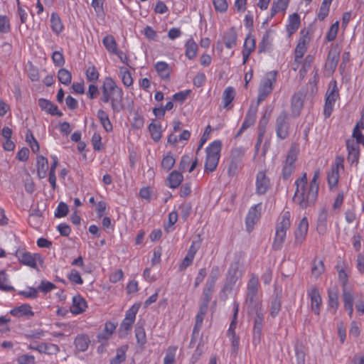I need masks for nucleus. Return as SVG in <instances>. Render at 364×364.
Returning a JSON list of instances; mask_svg holds the SVG:
<instances>
[{
  "mask_svg": "<svg viewBox=\"0 0 364 364\" xmlns=\"http://www.w3.org/2000/svg\"><path fill=\"white\" fill-rule=\"evenodd\" d=\"M100 89V101L109 104L114 113L124 109V91L112 77H105Z\"/></svg>",
  "mask_w": 364,
  "mask_h": 364,
  "instance_id": "nucleus-1",
  "label": "nucleus"
},
{
  "mask_svg": "<svg viewBox=\"0 0 364 364\" xmlns=\"http://www.w3.org/2000/svg\"><path fill=\"white\" fill-rule=\"evenodd\" d=\"M294 185L296 186L293 197L294 203L302 209L314 205L317 200L318 193L307 187L306 173H303L302 176L295 181Z\"/></svg>",
  "mask_w": 364,
  "mask_h": 364,
  "instance_id": "nucleus-2",
  "label": "nucleus"
},
{
  "mask_svg": "<svg viewBox=\"0 0 364 364\" xmlns=\"http://www.w3.org/2000/svg\"><path fill=\"white\" fill-rule=\"evenodd\" d=\"M347 264L344 261L338 262L336 266L338 272V279L342 283L343 287L342 293L343 306L345 310L348 312V316L352 318L353 314L354 296L351 289H346L345 288V287L348 283V274L347 272Z\"/></svg>",
  "mask_w": 364,
  "mask_h": 364,
  "instance_id": "nucleus-3",
  "label": "nucleus"
},
{
  "mask_svg": "<svg viewBox=\"0 0 364 364\" xmlns=\"http://www.w3.org/2000/svg\"><path fill=\"white\" fill-rule=\"evenodd\" d=\"M291 226V213L289 210H283L279 216L275 228V235L272 242L274 250H280L287 237V232Z\"/></svg>",
  "mask_w": 364,
  "mask_h": 364,
  "instance_id": "nucleus-4",
  "label": "nucleus"
},
{
  "mask_svg": "<svg viewBox=\"0 0 364 364\" xmlns=\"http://www.w3.org/2000/svg\"><path fill=\"white\" fill-rule=\"evenodd\" d=\"M222 146L223 143L220 139L213 140L206 146L204 161L205 173H213L216 170L221 156Z\"/></svg>",
  "mask_w": 364,
  "mask_h": 364,
  "instance_id": "nucleus-5",
  "label": "nucleus"
},
{
  "mask_svg": "<svg viewBox=\"0 0 364 364\" xmlns=\"http://www.w3.org/2000/svg\"><path fill=\"white\" fill-rule=\"evenodd\" d=\"M346 149L348 151V161L351 164L357 165L360 157L359 144L364 146V134H362L361 129H353L352 139H348L346 141Z\"/></svg>",
  "mask_w": 364,
  "mask_h": 364,
  "instance_id": "nucleus-6",
  "label": "nucleus"
},
{
  "mask_svg": "<svg viewBox=\"0 0 364 364\" xmlns=\"http://www.w3.org/2000/svg\"><path fill=\"white\" fill-rule=\"evenodd\" d=\"M277 72H267L261 79L259 87L257 104L259 105L272 93L277 82Z\"/></svg>",
  "mask_w": 364,
  "mask_h": 364,
  "instance_id": "nucleus-7",
  "label": "nucleus"
},
{
  "mask_svg": "<svg viewBox=\"0 0 364 364\" xmlns=\"http://www.w3.org/2000/svg\"><path fill=\"white\" fill-rule=\"evenodd\" d=\"M299 154V144L297 143H292L287 152L282 170V176L284 179L289 178L295 171Z\"/></svg>",
  "mask_w": 364,
  "mask_h": 364,
  "instance_id": "nucleus-8",
  "label": "nucleus"
},
{
  "mask_svg": "<svg viewBox=\"0 0 364 364\" xmlns=\"http://www.w3.org/2000/svg\"><path fill=\"white\" fill-rule=\"evenodd\" d=\"M339 99V90L337 87V82L332 80L326 92L325 102L323 106V115L325 119L329 118L333 112L336 102Z\"/></svg>",
  "mask_w": 364,
  "mask_h": 364,
  "instance_id": "nucleus-9",
  "label": "nucleus"
},
{
  "mask_svg": "<svg viewBox=\"0 0 364 364\" xmlns=\"http://www.w3.org/2000/svg\"><path fill=\"white\" fill-rule=\"evenodd\" d=\"M140 306V303H135L126 311L119 327V333L122 336H127L131 331Z\"/></svg>",
  "mask_w": 364,
  "mask_h": 364,
  "instance_id": "nucleus-10",
  "label": "nucleus"
},
{
  "mask_svg": "<svg viewBox=\"0 0 364 364\" xmlns=\"http://www.w3.org/2000/svg\"><path fill=\"white\" fill-rule=\"evenodd\" d=\"M262 209V203L253 205L248 210L245 217V228L250 233L255 228V225L259 221Z\"/></svg>",
  "mask_w": 364,
  "mask_h": 364,
  "instance_id": "nucleus-11",
  "label": "nucleus"
},
{
  "mask_svg": "<svg viewBox=\"0 0 364 364\" xmlns=\"http://www.w3.org/2000/svg\"><path fill=\"white\" fill-rule=\"evenodd\" d=\"M307 298L310 300V308L311 311L316 316H319L322 308V298L318 288L316 286H311L307 289Z\"/></svg>",
  "mask_w": 364,
  "mask_h": 364,
  "instance_id": "nucleus-12",
  "label": "nucleus"
},
{
  "mask_svg": "<svg viewBox=\"0 0 364 364\" xmlns=\"http://www.w3.org/2000/svg\"><path fill=\"white\" fill-rule=\"evenodd\" d=\"M343 168L344 159L342 156H336L334 164L327 175L328 184L331 189L337 186L339 180V171Z\"/></svg>",
  "mask_w": 364,
  "mask_h": 364,
  "instance_id": "nucleus-13",
  "label": "nucleus"
},
{
  "mask_svg": "<svg viewBox=\"0 0 364 364\" xmlns=\"http://www.w3.org/2000/svg\"><path fill=\"white\" fill-rule=\"evenodd\" d=\"M270 179L265 171H260L257 173L255 179V192L257 195H264L269 189Z\"/></svg>",
  "mask_w": 364,
  "mask_h": 364,
  "instance_id": "nucleus-14",
  "label": "nucleus"
},
{
  "mask_svg": "<svg viewBox=\"0 0 364 364\" xmlns=\"http://www.w3.org/2000/svg\"><path fill=\"white\" fill-rule=\"evenodd\" d=\"M244 156V151L242 148H236L232 151L231 153V161L230 162L228 174L232 177L235 176L239 170V163Z\"/></svg>",
  "mask_w": 364,
  "mask_h": 364,
  "instance_id": "nucleus-15",
  "label": "nucleus"
},
{
  "mask_svg": "<svg viewBox=\"0 0 364 364\" xmlns=\"http://www.w3.org/2000/svg\"><path fill=\"white\" fill-rule=\"evenodd\" d=\"M341 50L338 46H335L328 51L327 59L325 63V70L329 74H332L338 63Z\"/></svg>",
  "mask_w": 364,
  "mask_h": 364,
  "instance_id": "nucleus-16",
  "label": "nucleus"
},
{
  "mask_svg": "<svg viewBox=\"0 0 364 364\" xmlns=\"http://www.w3.org/2000/svg\"><path fill=\"white\" fill-rule=\"evenodd\" d=\"M276 133L277 137L281 139H286L289 135V124L285 112H282L276 119Z\"/></svg>",
  "mask_w": 364,
  "mask_h": 364,
  "instance_id": "nucleus-17",
  "label": "nucleus"
},
{
  "mask_svg": "<svg viewBox=\"0 0 364 364\" xmlns=\"http://www.w3.org/2000/svg\"><path fill=\"white\" fill-rule=\"evenodd\" d=\"M331 223L328 221V211L326 208H321L318 211L316 220V230L319 235L326 233L328 229L331 227Z\"/></svg>",
  "mask_w": 364,
  "mask_h": 364,
  "instance_id": "nucleus-18",
  "label": "nucleus"
},
{
  "mask_svg": "<svg viewBox=\"0 0 364 364\" xmlns=\"http://www.w3.org/2000/svg\"><path fill=\"white\" fill-rule=\"evenodd\" d=\"M309 230V220L308 218L304 216L299 222L297 227L294 231L295 243L301 245L302 244L307 236Z\"/></svg>",
  "mask_w": 364,
  "mask_h": 364,
  "instance_id": "nucleus-19",
  "label": "nucleus"
},
{
  "mask_svg": "<svg viewBox=\"0 0 364 364\" xmlns=\"http://www.w3.org/2000/svg\"><path fill=\"white\" fill-rule=\"evenodd\" d=\"M305 95L302 92L294 93L291 100V114L293 117H298L304 107Z\"/></svg>",
  "mask_w": 364,
  "mask_h": 364,
  "instance_id": "nucleus-20",
  "label": "nucleus"
},
{
  "mask_svg": "<svg viewBox=\"0 0 364 364\" xmlns=\"http://www.w3.org/2000/svg\"><path fill=\"white\" fill-rule=\"evenodd\" d=\"M18 260L22 264L33 269H37V263L43 262L40 254H32L28 252H22L18 257Z\"/></svg>",
  "mask_w": 364,
  "mask_h": 364,
  "instance_id": "nucleus-21",
  "label": "nucleus"
},
{
  "mask_svg": "<svg viewBox=\"0 0 364 364\" xmlns=\"http://www.w3.org/2000/svg\"><path fill=\"white\" fill-rule=\"evenodd\" d=\"M154 67L161 80L166 82L170 80L172 68L168 63L165 61H157L155 63Z\"/></svg>",
  "mask_w": 364,
  "mask_h": 364,
  "instance_id": "nucleus-22",
  "label": "nucleus"
},
{
  "mask_svg": "<svg viewBox=\"0 0 364 364\" xmlns=\"http://www.w3.org/2000/svg\"><path fill=\"white\" fill-rule=\"evenodd\" d=\"M301 25L300 16L297 13H294L288 16L285 29L287 33L289 38L291 37L297 30L299 28Z\"/></svg>",
  "mask_w": 364,
  "mask_h": 364,
  "instance_id": "nucleus-23",
  "label": "nucleus"
},
{
  "mask_svg": "<svg viewBox=\"0 0 364 364\" xmlns=\"http://www.w3.org/2000/svg\"><path fill=\"white\" fill-rule=\"evenodd\" d=\"M87 308V303L81 295L77 294L73 297L70 311L73 315H79L83 313Z\"/></svg>",
  "mask_w": 364,
  "mask_h": 364,
  "instance_id": "nucleus-24",
  "label": "nucleus"
},
{
  "mask_svg": "<svg viewBox=\"0 0 364 364\" xmlns=\"http://www.w3.org/2000/svg\"><path fill=\"white\" fill-rule=\"evenodd\" d=\"M38 104L41 110L52 116L61 117L63 115V112L58 109V107L48 100L40 98L38 100Z\"/></svg>",
  "mask_w": 364,
  "mask_h": 364,
  "instance_id": "nucleus-25",
  "label": "nucleus"
},
{
  "mask_svg": "<svg viewBox=\"0 0 364 364\" xmlns=\"http://www.w3.org/2000/svg\"><path fill=\"white\" fill-rule=\"evenodd\" d=\"M223 43L228 49L232 48L237 44V33L235 27L227 29L222 36Z\"/></svg>",
  "mask_w": 364,
  "mask_h": 364,
  "instance_id": "nucleus-26",
  "label": "nucleus"
},
{
  "mask_svg": "<svg viewBox=\"0 0 364 364\" xmlns=\"http://www.w3.org/2000/svg\"><path fill=\"white\" fill-rule=\"evenodd\" d=\"M9 314L16 318H21L23 316L31 318L34 316V312L32 310L31 306L28 304H23L11 309L9 311Z\"/></svg>",
  "mask_w": 364,
  "mask_h": 364,
  "instance_id": "nucleus-27",
  "label": "nucleus"
},
{
  "mask_svg": "<svg viewBox=\"0 0 364 364\" xmlns=\"http://www.w3.org/2000/svg\"><path fill=\"white\" fill-rule=\"evenodd\" d=\"M259 287V278L255 274H252L247 282V297L251 301H254L257 296Z\"/></svg>",
  "mask_w": 364,
  "mask_h": 364,
  "instance_id": "nucleus-28",
  "label": "nucleus"
},
{
  "mask_svg": "<svg viewBox=\"0 0 364 364\" xmlns=\"http://www.w3.org/2000/svg\"><path fill=\"white\" fill-rule=\"evenodd\" d=\"M264 316L261 312H257L253 326V343H258L260 341L263 326Z\"/></svg>",
  "mask_w": 364,
  "mask_h": 364,
  "instance_id": "nucleus-29",
  "label": "nucleus"
},
{
  "mask_svg": "<svg viewBox=\"0 0 364 364\" xmlns=\"http://www.w3.org/2000/svg\"><path fill=\"white\" fill-rule=\"evenodd\" d=\"M148 130L151 139L154 142H159L161 139L163 131L161 124L159 122L152 119L148 126Z\"/></svg>",
  "mask_w": 364,
  "mask_h": 364,
  "instance_id": "nucleus-30",
  "label": "nucleus"
},
{
  "mask_svg": "<svg viewBox=\"0 0 364 364\" xmlns=\"http://www.w3.org/2000/svg\"><path fill=\"white\" fill-rule=\"evenodd\" d=\"M50 26L54 34L59 36L64 30V25L59 14L53 12L50 14Z\"/></svg>",
  "mask_w": 364,
  "mask_h": 364,
  "instance_id": "nucleus-31",
  "label": "nucleus"
},
{
  "mask_svg": "<svg viewBox=\"0 0 364 364\" xmlns=\"http://www.w3.org/2000/svg\"><path fill=\"white\" fill-rule=\"evenodd\" d=\"M257 104L256 105H250L242 122V130H246L255 124L257 113Z\"/></svg>",
  "mask_w": 364,
  "mask_h": 364,
  "instance_id": "nucleus-32",
  "label": "nucleus"
},
{
  "mask_svg": "<svg viewBox=\"0 0 364 364\" xmlns=\"http://www.w3.org/2000/svg\"><path fill=\"white\" fill-rule=\"evenodd\" d=\"M328 308L336 313L339 306V294L336 288H331L328 289Z\"/></svg>",
  "mask_w": 364,
  "mask_h": 364,
  "instance_id": "nucleus-33",
  "label": "nucleus"
},
{
  "mask_svg": "<svg viewBox=\"0 0 364 364\" xmlns=\"http://www.w3.org/2000/svg\"><path fill=\"white\" fill-rule=\"evenodd\" d=\"M49 168L47 158L43 156H38L36 159L37 176L39 178L46 177Z\"/></svg>",
  "mask_w": 364,
  "mask_h": 364,
  "instance_id": "nucleus-34",
  "label": "nucleus"
},
{
  "mask_svg": "<svg viewBox=\"0 0 364 364\" xmlns=\"http://www.w3.org/2000/svg\"><path fill=\"white\" fill-rule=\"evenodd\" d=\"M90 343V338L85 333L77 335L74 340V345L76 350L79 352H85L87 350Z\"/></svg>",
  "mask_w": 364,
  "mask_h": 364,
  "instance_id": "nucleus-35",
  "label": "nucleus"
},
{
  "mask_svg": "<svg viewBox=\"0 0 364 364\" xmlns=\"http://www.w3.org/2000/svg\"><path fill=\"white\" fill-rule=\"evenodd\" d=\"M183 180V174L178 171H171L167 176V186L171 188H177Z\"/></svg>",
  "mask_w": 364,
  "mask_h": 364,
  "instance_id": "nucleus-36",
  "label": "nucleus"
},
{
  "mask_svg": "<svg viewBox=\"0 0 364 364\" xmlns=\"http://www.w3.org/2000/svg\"><path fill=\"white\" fill-rule=\"evenodd\" d=\"M308 48L296 45L294 50V63L292 64V69L296 71L300 67V63L304 58V54L306 53Z\"/></svg>",
  "mask_w": 364,
  "mask_h": 364,
  "instance_id": "nucleus-37",
  "label": "nucleus"
},
{
  "mask_svg": "<svg viewBox=\"0 0 364 364\" xmlns=\"http://www.w3.org/2000/svg\"><path fill=\"white\" fill-rule=\"evenodd\" d=\"M235 97V90L234 87L229 86L227 87L223 93L222 100L223 107L227 109H230L232 107V102Z\"/></svg>",
  "mask_w": 364,
  "mask_h": 364,
  "instance_id": "nucleus-38",
  "label": "nucleus"
},
{
  "mask_svg": "<svg viewBox=\"0 0 364 364\" xmlns=\"http://www.w3.org/2000/svg\"><path fill=\"white\" fill-rule=\"evenodd\" d=\"M185 55L189 60H193L198 53V46L193 38L188 39L185 43Z\"/></svg>",
  "mask_w": 364,
  "mask_h": 364,
  "instance_id": "nucleus-39",
  "label": "nucleus"
},
{
  "mask_svg": "<svg viewBox=\"0 0 364 364\" xmlns=\"http://www.w3.org/2000/svg\"><path fill=\"white\" fill-rule=\"evenodd\" d=\"M119 77L125 87H130L133 85L134 80L130 71L124 66L119 67Z\"/></svg>",
  "mask_w": 364,
  "mask_h": 364,
  "instance_id": "nucleus-40",
  "label": "nucleus"
},
{
  "mask_svg": "<svg viewBox=\"0 0 364 364\" xmlns=\"http://www.w3.org/2000/svg\"><path fill=\"white\" fill-rule=\"evenodd\" d=\"M326 271V266L322 259H314L311 269V275L315 278H319Z\"/></svg>",
  "mask_w": 364,
  "mask_h": 364,
  "instance_id": "nucleus-41",
  "label": "nucleus"
},
{
  "mask_svg": "<svg viewBox=\"0 0 364 364\" xmlns=\"http://www.w3.org/2000/svg\"><path fill=\"white\" fill-rule=\"evenodd\" d=\"M290 0H273L271 7V16H274L277 14L284 12L289 4Z\"/></svg>",
  "mask_w": 364,
  "mask_h": 364,
  "instance_id": "nucleus-42",
  "label": "nucleus"
},
{
  "mask_svg": "<svg viewBox=\"0 0 364 364\" xmlns=\"http://www.w3.org/2000/svg\"><path fill=\"white\" fill-rule=\"evenodd\" d=\"M314 60V57L312 55H307L304 59H302L300 63L301 68H299V74L301 79H304L308 71L311 67V64Z\"/></svg>",
  "mask_w": 364,
  "mask_h": 364,
  "instance_id": "nucleus-43",
  "label": "nucleus"
},
{
  "mask_svg": "<svg viewBox=\"0 0 364 364\" xmlns=\"http://www.w3.org/2000/svg\"><path fill=\"white\" fill-rule=\"evenodd\" d=\"M312 38V34L309 28H304L300 31L299 37L296 44L309 48Z\"/></svg>",
  "mask_w": 364,
  "mask_h": 364,
  "instance_id": "nucleus-44",
  "label": "nucleus"
},
{
  "mask_svg": "<svg viewBox=\"0 0 364 364\" xmlns=\"http://www.w3.org/2000/svg\"><path fill=\"white\" fill-rule=\"evenodd\" d=\"M256 48V39L252 33L247 34L243 45L242 52L251 53L255 51Z\"/></svg>",
  "mask_w": 364,
  "mask_h": 364,
  "instance_id": "nucleus-45",
  "label": "nucleus"
},
{
  "mask_svg": "<svg viewBox=\"0 0 364 364\" xmlns=\"http://www.w3.org/2000/svg\"><path fill=\"white\" fill-rule=\"evenodd\" d=\"M97 116L105 131L107 132H112L113 126L108 114L105 110L100 109L97 111Z\"/></svg>",
  "mask_w": 364,
  "mask_h": 364,
  "instance_id": "nucleus-46",
  "label": "nucleus"
},
{
  "mask_svg": "<svg viewBox=\"0 0 364 364\" xmlns=\"http://www.w3.org/2000/svg\"><path fill=\"white\" fill-rule=\"evenodd\" d=\"M0 290L5 292L14 290V288L10 284L9 277L5 270H0Z\"/></svg>",
  "mask_w": 364,
  "mask_h": 364,
  "instance_id": "nucleus-47",
  "label": "nucleus"
},
{
  "mask_svg": "<svg viewBox=\"0 0 364 364\" xmlns=\"http://www.w3.org/2000/svg\"><path fill=\"white\" fill-rule=\"evenodd\" d=\"M102 43L105 47L106 50L110 54H114L117 53V43L112 35H107L105 36L102 39Z\"/></svg>",
  "mask_w": 364,
  "mask_h": 364,
  "instance_id": "nucleus-48",
  "label": "nucleus"
},
{
  "mask_svg": "<svg viewBox=\"0 0 364 364\" xmlns=\"http://www.w3.org/2000/svg\"><path fill=\"white\" fill-rule=\"evenodd\" d=\"M39 353L48 355H55L60 351L58 345L48 343H40Z\"/></svg>",
  "mask_w": 364,
  "mask_h": 364,
  "instance_id": "nucleus-49",
  "label": "nucleus"
},
{
  "mask_svg": "<svg viewBox=\"0 0 364 364\" xmlns=\"http://www.w3.org/2000/svg\"><path fill=\"white\" fill-rule=\"evenodd\" d=\"M239 311V304L237 302L233 303V316L232 321L227 331V336L236 334L235 329L237 323V315Z\"/></svg>",
  "mask_w": 364,
  "mask_h": 364,
  "instance_id": "nucleus-50",
  "label": "nucleus"
},
{
  "mask_svg": "<svg viewBox=\"0 0 364 364\" xmlns=\"http://www.w3.org/2000/svg\"><path fill=\"white\" fill-rule=\"evenodd\" d=\"M176 163V159L173 154L171 152H168L166 155H165L161 163V166L166 171H170L174 166Z\"/></svg>",
  "mask_w": 364,
  "mask_h": 364,
  "instance_id": "nucleus-51",
  "label": "nucleus"
},
{
  "mask_svg": "<svg viewBox=\"0 0 364 364\" xmlns=\"http://www.w3.org/2000/svg\"><path fill=\"white\" fill-rule=\"evenodd\" d=\"M215 283L206 282L205 286L203 291V302L205 303V307L208 306V303L210 302L212 294L214 291L215 288Z\"/></svg>",
  "mask_w": 364,
  "mask_h": 364,
  "instance_id": "nucleus-52",
  "label": "nucleus"
},
{
  "mask_svg": "<svg viewBox=\"0 0 364 364\" xmlns=\"http://www.w3.org/2000/svg\"><path fill=\"white\" fill-rule=\"evenodd\" d=\"M43 221L42 213L38 210H33L29 214L28 222L33 228L38 227Z\"/></svg>",
  "mask_w": 364,
  "mask_h": 364,
  "instance_id": "nucleus-53",
  "label": "nucleus"
},
{
  "mask_svg": "<svg viewBox=\"0 0 364 364\" xmlns=\"http://www.w3.org/2000/svg\"><path fill=\"white\" fill-rule=\"evenodd\" d=\"M85 77L88 82L95 83L98 81L100 73L95 65L89 66L85 70Z\"/></svg>",
  "mask_w": 364,
  "mask_h": 364,
  "instance_id": "nucleus-54",
  "label": "nucleus"
},
{
  "mask_svg": "<svg viewBox=\"0 0 364 364\" xmlns=\"http://www.w3.org/2000/svg\"><path fill=\"white\" fill-rule=\"evenodd\" d=\"M58 79L60 83L68 85L72 80V74L68 70L60 68L58 71Z\"/></svg>",
  "mask_w": 364,
  "mask_h": 364,
  "instance_id": "nucleus-55",
  "label": "nucleus"
},
{
  "mask_svg": "<svg viewBox=\"0 0 364 364\" xmlns=\"http://www.w3.org/2000/svg\"><path fill=\"white\" fill-rule=\"evenodd\" d=\"M272 41V39L270 36V32L267 31L263 35L262 38L259 43V47H258L259 52V53L266 52L270 48Z\"/></svg>",
  "mask_w": 364,
  "mask_h": 364,
  "instance_id": "nucleus-56",
  "label": "nucleus"
},
{
  "mask_svg": "<svg viewBox=\"0 0 364 364\" xmlns=\"http://www.w3.org/2000/svg\"><path fill=\"white\" fill-rule=\"evenodd\" d=\"M26 141L29 145L33 153L37 154L39 151L40 146L38 142L31 130H28L26 134Z\"/></svg>",
  "mask_w": 364,
  "mask_h": 364,
  "instance_id": "nucleus-57",
  "label": "nucleus"
},
{
  "mask_svg": "<svg viewBox=\"0 0 364 364\" xmlns=\"http://www.w3.org/2000/svg\"><path fill=\"white\" fill-rule=\"evenodd\" d=\"M68 279L73 284L82 285L84 282L80 272L75 269H72L67 275Z\"/></svg>",
  "mask_w": 364,
  "mask_h": 364,
  "instance_id": "nucleus-58",
  "label": "nucleus"
},
{
  "mask_svg": "<svg viewBox=\"0 0 364 364\" xmlns=\"http://www.w3.org/2000/svg\"><path fill=\"white\" fill-rule=\"evenodd\" d=\"M176 346H170L166 352L163 364H174L176 361Z\"/></svg>",
  "mask_w": 364,
  "mask_h": 364,
  "instance_id": "nucleus-59",
  "label": "nucleus"
},
{
  "mask_svg": "<svg viewBox=\"0 0 364 364\" xmlns=\"http://www.w3.org/2000/svg\"><path fill=\"white\" fill-rule=\"evenodd\" d=\"M11 29L9 18L5 15H0V33H7L11 31Z\"/></svg>",
  "mask_w": 364,
  "mask_h": 364,
  "instance_id": "nucleus-60",
  "label": "nucleus"
},
{
  "mask_svg": "<svg viewBox=\"0 0 364 364\" xmlns=\"http://www.w3.org/2000/svg\"><path fill=\"white\" fill-rule=\"evenodd\" d=\"M69 208L64 202H60L55 210V217L58 218H63L68 213Z\"/></svg>",
  "mask_w": 364,
  "mask_h": 364,
  "instance_id": "nucleus-61",
  "label": "nucleus"
},
{
  "mask_svg": "<svg viewBox=\"0 0 364 364\" xmlns=\"http://www.w3.org/2000/svg\"><path fill=\"white\" fill-rule=\"evenodd\" d=\"M338 28H339V22L338 21H336L335 23H333L331 26V27L326 34V36L327 41L331 42L336 39L337 34H338Z\"/></svg>",
  "mask_w": 364,
  "mask_h": 364,
  "instance_id": "nucleus-62",
  "label": "nucleus"
},
{
  "mask_svg": "<svg viewBox=\"0 0 364 364\" xmlns=\"http://www.w3.org/2000/svg\"><path fill=\"white\" fill-rule=\"evenodd\" d=\"M55 289L56 286L53 283L45 280L41 281L39 286L38 287V291L43 292V294L50 292Z\"/></svg>",
  "mask_w": 364,
  "mask_h": 364,
  "instance_id": "nucleus-63",
  "label": "nucleus"
},
{
  "mask_svg": "<svg viewBox=\"0 0 364 364\" xmlns=\"http://www.w3.org/2000/svg\"><path fill=\"white\" fill-rule=\"evenodd\" d=\"M51 58L53 64L57 67H62L65 63L62 51H54Z\"/></svg>",
  "mask_w": 364,
  "mask_h": 364,
  "instance_id": "nucleus-64",
  "label": "nucleus"
}]
</instances>
